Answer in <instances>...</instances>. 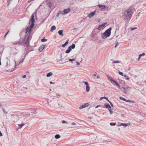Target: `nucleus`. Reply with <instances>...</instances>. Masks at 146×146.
<instances>
[{
	"mask_svg": "<svg viewBox=\"0 0 146 146\" xmlns=\"http://www.w3.org/2000/svg\"><path fill=\"white\" fill-rule=\"evenodd\" d=\"M56 29V27L55 26H52L51 28V29L50 30V31L52 32L53 31Z\"/></svg>",
	"mask_w": 146,
	"mask_h": 146,
	"instance_id": "aec40b11",
	"label": "nucleus"
},
{
	"mask_svg": "<svg viewBox=\"0 0 146 146\" xmlns=\"http://www.w3.org/2000/svg\"><path fill=\"white\" fill-rule=\"evenodd\" d=\"M70 47L72 49H74L75 47V45L74 44H73L71 46H70Z\"/></svg>",
	"mask_w": 146,
	"mask_h": 146,
	"instance_id": "bb28decb",
	"label": "nucleus"
},
{
	"mask_svg": "<svg viewBox=\"0 0 146 146\" xmlns=\"http://www.w3.org/2000/svg\"><path fill=\"white\" fill-rule=\"evenodd\" d=\"M34 0H29L28 1V2H31V1H34Z\"/></svg>",
	"mask_w": 146,
	"mask_h": 146,
	"instance_id": "0e129e2a",
	"label": "nucleus"
},
{
	"mask_svg": "<svg viewBox=\"0 0 146 146\" xmlns=\"http://www.w3.org/2000/svg\"><path fill=\"white\" fill-rule=\"evenodd\" d=\"M124 76L125 78V79L126 80H129V77L126 75H124Z\"/></svg>",
	"mask_w": 146,
	"mask_h": 146,
	"instance_id": "7c9ffc66",
	"label": "nucleus"
},
{
	"mask_svg": "<svg viewBox=\"0 0 146 146\" xmlns=\"http://www.w3.org/2000/svg\"><path fill=\"white\" fill-rule=\"evenodd\" d=\"M104 106L106 108H108L109 107H110V106L107 104H105L104 105Z\"/></svg>",
	"mask_w": 146,
	"mask_h": 146,
	"instance_id": "c756f323",
	"label": "nucleus"
},
{
	"mask_svg": "<svg viewBox=\"0 0 146 146\" xmlns=\"http://www.w3.org/2000/svg\"><path fill=\"white\" fill-rule=\"evenodd\" d=\"M101 98H104L106 100L108 99V98L105 96L104 97H101Z\"/></svg>",
	"mask_w": 146,
	"mask_h": 146,
	"instance_id": "de8ad7c7",
	"label": "nucleus"
},
{
	"mask_svg": "<svg viewBox=\"0 0 146 146\" xmlns=\"http://www.w3.org/2000/svg\"><path fill=\"white\" fill-rule=\"evenodd\" d=\"M120 83L122 84H123L122 86H124V85L125 84L124 82L123 81L121 80V82H120Z\"/></svg>",
	"mask_w": 146,
	"mask_h": 146,
	"instance_id": "f704fd0d",
	"label": "nucleus"
},
{
	"mask_svg": "<svg viewBox=\"0 0 146 146\" xmlns=\"http://www.w3.org/2000/svg\"><path fill=\"white\" fill-rule=\"evenodd\" d=\"M145 55V53H142L141 54H139V57H138V61H139V60L141 58V56H144V55Z\"/></svg>",
	"mask_w": 146,
	"mask_h": 146,
	"instance_id": "412c9836",
	"label": "nucleus"
},
{
	"mask_svg": "<svg viewBox=\"0 0 146 146\" xmlns=\"http://www.w3.org/2000/svg\"><path fill=\"white\" fill-rule=\"evenodd\" d=\"M19 128H21L23 125H24V123H21V124H19Z\"/></svg>",
	"mask_w": 146,
	"mask_h": 146,
	"instance_id": "cd10ccee",
	"label": "nucleus"
},
{
	"mask_svg": "<svg viewBox=\"0 0 146 146\" xmlns=\"http://www.w3.org/2000/svg\"><path fill=\"white\" fill-rule=\"evenodd\" d=\"M119 74L120 75H122V76L123 75V73L122 72H119Z\"/></svg>",
	"mask_w": 146,
	"mask_h": 146,
	"instance_id": "58836bf2",
	"label": "nucleus"
},
{
	"mask_svg": "<svg viewBox=\"0 0 146 146\" xmlns=\"http://www.w3.org/2000/svg\"><path fill=\"white\" fill-rule=\"evenodd\" d=\"M60 137V135L59 134H56L55 136V138L56 139H59Z\"/></svg>",
	"mask_w": 146,
	"mask_h": 146,
	"instance_id": "a878e982",
	"label": "nucleus"
},
{
	"mask_svg": "<svg viewBox=\"0 0 146 146\" xmlns=\"http://www.w3.org/2000/svg\"><path fill=\"white\" fill-rule=\"evenodd\" d=\"M96 13V11L95 10L94 12L90 13L88 15V17L89 18H91L95 15V14Z\"/></svg>",
	"mask_w": 146,
	"mask_h": 146,
	"instance_id": "f8f14e48",
	"label": "nucleus"
},
{
	"mask_svg": "<svg viewBox=\"0 0 146 146\" xmlns=\"http://www.w3.org/2000/svg\"><path fill=\"white\" fill-rule=\"evenodd\" d=\"M120 62L118 60L117 61H113L112 63H119Z\"/></svg>",
	"mask_w": 146,
	"mask_h": 146,
	"instance_id": "473e14b6",
	"label": "nucleus"
},
{
	"mask_svg": "<svg viewBox=\"0 0 146 146\" xmlns=\"http://www.w3.org/2000/svg\"><path fill=\"white\" fill-rule=\"evenodd\" d=\"M60 14V13H58L57 14V15H56V16L57 17H58L59 16V15Z\"/></svg>",
	"mask_w": 146,
	"mask_h": 146,
	"instance_id": "6e6d98bb",
	"label": "nucleus"
},
{
	"mask_svg": "<svg viewBox=\"0 0 146 146\" xmlns=\"http://www.w3.org/2000/svg\"><path fill=\"white\" fill-rule=\"evenodd\" d=\"M86 89L87 92H88L90 89V87L88 85L86 86Z\"/></svg>",
	"mask_w": 146,
	"mask_h": 146,
	"instance_id": "393cba45",
	"label": "nucleus"
},
{
	"mask_svg": "<svg viewBox=\"0 0 146 146\" xmlns=\"http://www.w3.org/2000/svg\"><path fill=\"white\" fill-rule=\"evenodd\" d=\"M100 105H98V106H97L95 107V108H98V107H100Z\"/></svg>",
	"mask_w": 146,
	"mask_h": 146,
	"instance_id": "bf43d9fd",
	"label": "nucleus"
},
{
	"mask_svg": "<svg viewBox=\"0 0 146 146\" xmlns=\"http://www.w3.org/2000/svg\"><path fill=\"white\" fill-rule=\"evenodd\" d=\"M109 103H110V102L109 100L108 99H108L107 100H106Z\"/></svg>",
	"mask_w": 146,
	"mask_h": 146,
	"instance_id": "774afa93",
	"label": "nucleus"
},
{
	"mask_svg": "<svg viewBox=\"0 0 146 146\" xmlns=\"http://www.w3.org/2000/svg\"><path fill=\"white\" fill-rule=\"evenodd\" d=\"M46 3L47 7H49L50 9L52 7L53 5V1L52 0H47L46 1Z\"/></svg>",
	"mask_w": 146,
	"mask_h": 146,
	"instance_id": "423d86ee",
	"label": "nucleus"
},
{
	"mask_svg": "<svg viewBox=\"0 0 146 146\" xmlns=\"http://www.w3.org/2000/svg\"><path fill=\"white\" fill-rule=\"evenodd\" d=\"M116 123H110V125H111V126H114V125H116Z\"/></svg>",
	"mask_w": 146,
	"mask_h": 146,
	"instance_id": "72a5a7b5",
	"label": "nucleus"
},
{
	"mask_svg": "<svg viewBox=\"0 0 146 146\" xmlns=\"http://www.w3.org/2000/svg\"><path fill=\"white\" fill-rule=\"evenodd\" d=\"M118 42H117V41H116L115 42V48H116L117 46V44H118Z\"/></svg>",
	"mask_w": 146,
	"mask_h": 146,
	"instance_id": "ea45409f",
	"label": "nucleus"
},
{
	"mask_svg": "<svg viewBox=\"0 0 146 146\" xmlns=\"http://www.w3.org/2000/svg\"><path fill=\"white\" fill-rule=\"evenodd\" d=\"M49 83H50V84H55L53 82H51V81Z\"/></svg>",
	"mask_w": 146,
	"mask_h": 146,
	"instance_id": "3c124183",
	"label": "nucleus"
},
{
	"mask_svg": "<svg viewBox=\"0 0 146 146\" xmlns=\"http://www.w3.org/2000/svg\"><path fill=\"white\" fill-rule=\"evenodd\" d=\"M112 29L111 27L109 28L106 30L104 33L101 34V37L102 38L105 39L107 37H109L111 35V31Z\"/></svg>",
	"mask_w": 146,
	"mask_h": 146,
	"instance_id": "20e7f679",
	"label": "nucleus"
},
{
	"mask_svg": "<svg viewBox=\"0 0 146 146\" xmlns=\"http://www.w3.org/2000/svg\"><path fill=\"white\" fill-rule=\"evenodd\" d=\"M110 104L111 106L112 107H113V105L112 104V103L111 102H110Z\"/></svg>",
	"mask_w": 146,
	"mask_h": 146,
	"instance_id": "603ef678",
	"label": "nucleus"
},
{
	"mask_svg": "<svg viewBox=\"0 0 146 146\" xmlns=\"http://www.w3.org/2000/svg\"><path fill=\"white\" fill-rule=\"evenodd\" d=\"M2 135V134L1 133V131H0V136H1Z\"/></svg>",
	"mask_w": 146,
	"mask_h": 146,
	"instance_id": "680f3d73",
	"label": "nucleus"
},
{
	"mask_svg": "<svg viewBox=\"0 0 146 146\" xmlns=\"http://www.w3.org/2000/svg\"><path fill=\"white\" fill-rule=\"evenodd\" d=\"M52 72H50L48 73L46 75L47 77H49L52 75Z\"/></svg>",
	"mask_w": 146,
	"mask_h": 146,
	"instance_id": "5701e85b",
	"label": "nucleus"
},
{
	"mask_svg": "<svg viewBox=\"0 0 146 146\" xmlns=\"http://www.w3.org/2000/svg\"><path fill=\"white\" fill-rule=\"evenodd\" d=\"M65 0H58V1L60 2H62L64 1Z\"/></svg>",
	"mask_w": 146,
	"mask_h": 146,
	"instance_id": "79ce46f5",
	"label": "nucleus"
},
{
	"mask_svg": "<svg viewBox=\"0 0 146 146\" xmlns=\"http://www.w3.org/2000/svg\"><path fill=\"white\" fill-rule=\"evenodd\" d=\"M80 64L79 62H76V65H77L78 66V65H79Z\"/></svg>",
	"mask_w": 146,
	"mask_h": 146,
	"instance_id": "864d4df0",
	"label": "nucleus"
},
{
	"mask_svg": "<svg viewBox=\"0 0 146 146\" xmlns=\"http://www.w3.org/2000/svg\"><path fill=\"white\" fill-rule=\"evenodd\" d=\"M68 43V40H67L63 44H62V46L63 47H64L66 46Z\"/></svg>",
	"mask_w": 146,
	"mask_h": 146,
	"instance_id": "6ab92c4d",
	"label": "nucleus"
},
{
	"mask_svg": "<svg viewBox=\"0 0 146 146\" xmlns=\"http://www.w3.org/2000/svg\"><path fill=\"white\" fill-rule=\"evenodd\" d=\"M119 98L121 100H123L124 101H125L126 100V99H125V98H122V97H119Z\"/></svg>",
	"mask_w": 146,
	"mask_h": 146,
	"instance_id": "c9c22d12",
	"label": "nucleus"
},
{
	"mask_svg": "<svg viewBox=\"0 0 146 146\" xmlns=\"http://www.w3.org/2000/svg\"><path fill=\"white\" fill-rule=\"evenodd\" d=\"M68 50H69L70 52L72 50V48L70 47L69 46L68 48Z\"/></svg>",
	"mask_w": 146,
	"mask_h": 146,
	"instance_id": "a18cd8bd",
	"label": "nucleus"
},
{
	"mask_svg": "<svg viewBox=\"0 0 146 146\" xmlns=\"http://www.w3.org/2000/svg\"><path fill=\"white\" fill-rule=\"evenodd\" d=\"M98 6L102 10V9H104L106 7L104 5H98Z\"/></svg>",
	"mask_w": 146,
	"mask_h": 146,
	"instance_id": "2eb2a0df",
	"label": "nucleus"
},
{
	"mask_svg": "<svg viewBox=\"0 0 146 146\" xmlns=\"http://www.w3.org/2000/svg\"><path fill=\"white\" fill-rule=\"evenodd\" d=\"M27 89L28 88L27 87H23L21 90L25 92H26L27 91Z\"/></svg>",
	"mask_w": 146,
	"mask_h": 146,
	"instance_id": "4be33fe9",
	"label": "nucleus"
},
{
	"mask_svg": "<svg viewBox=\"0 0 146 146\" xmlns=\"http://www.w3.org/2000/svg\"><path fill=\"white\" fill-rule=\"evenodd\" d=\"M45 46V45L43 44L41 45L39 48L38 51L40 52L42 51L44 49Z\"/></svg>",
	"mask_w": 146,
	"mask_h": 146,
	"instance_id": "ddd939ff",
	"label": "nucleus"
},
{
	"mask_svg": "<svg viewBox=\"0 0 146 146\" xmlns=\"http://www.w3.org/2000/svg\"><path fill=\"white\" fill-rule=\"evenodd\" d=\"M75 59H69V61L70 62H72V61H75Z\"/></svg>",
	"mask_w": 146,
	"mask_h": 146,
	"instance_id": "37998d69",
	"label": "nucleus"
},
{
	"mask_svg": "<svg viewBox=\"0 0 146 146\" xmlns=\"http://www.w3.org/2000/svg\"><path fill=\"white\" fill-rule=\"evenodd\" d=\"M125 101L127 102H131V103H135V102L134 101H132V100H127L126 99Z\"/></svg>",
	"mask_w": 146,
	"mask_h": 146,
	"instance_id": "b1692460",
	"label": "nucleus"
},
{
	"mask_svg": "<svg viewBox=\"0 0 146 146\" xmlns=\"http://www.w3.org/2000/svg\"><path fill=\"white\" fill-rule=\"evenodd\" d=\"M107 24V23H105L102 24L101 25H100L98 28V29L99 30H101L105 27L106 25Z\"/></svg>",
	"mask_w": 146,
	"mask_h": 146,
	"instance_id": "1a4fd4ad",
	"label": "nucleus"
},
{
	"mask_svg": "<svg viewBox=\"0 0 146 146\" xmlns=\"http://www.w3.org/2000/svg\"><path fill=\"white\" fill-rule=\"evenodd\" d=\"M19 51L16 48H12L10 52V55L13 56H15L18 52Z\"/></svg>",
	"mask_w": 146,
	"mask_h": 146,
	"instance_id": "39448f33",
	"label": "nucleus"
},
{
	"mask_svg": "<svg viewBox=\"0 0 146 146\" xmlns=\"http://www.w3.org/2000/svg\"><path fill=\"white\" fill-rule=\"evenodd\" d=\"M24 60V58H22L20 60V62L19 64H17V62H15V64L14 65L15 66V65H17H17H18L19 64L23 62Z\"/></svg>",
	"mask_w": 146,
	"mask_h": 146,
	"instance_id": "dca6fc26",
	"label": "nucleus"
},
{
	"mask_svg": "<svg viewBox=\"0 0 146 146\" xmlns=\"http://www.w3.org/2000/svg\"><path fill=\"white\" fill-rule=\"evenodd\" d=\"M9 31H8L7 33L5 34V36H4V37L5 38L7 36V34L8 33H9Z\"/></svg>",
	"mask_w": 146,
	"mask_h": 146,
	"instance_id": "09e8293b",
	"label": "nucleus"
},
{
	"mask_svg": "<svg viewBox=\"0 0 146 146\" xmlns=\"http://www.w3.org/2000/svg\"><path fill=\"white\" fill-rule=\"evenodd\" d=\"M112 109H111V110H110L109 111H110V113L111 114L112 113H113V111H112Z\"/></svg>",
	"mask_w": 146,
	"mask_h": 146,
	"instance_id": "4c0bfd02",
	"label": "nucleus"
},
{
	"mask_svg": "<svg viewBox=\"0 0 146 146\" xmlns=\"http://www.w3.org/2000/svg\"><path fill=\"white\" fill-rule=\"evenodd\" d=\"M121 88V89H123L124 90V92H127V90L128 89V86H126L125 87H124L123 86Z\"/></svg>",
	"mask_w": 146,
	"mask_h": 146,
	"instance_id": "4468645a",
	"label": "nucleus"
},
{
	"mask_svg": "<svg viewBox=\"0 0 146 146\" xmlns=\"http://www.w3.org/2000/svg\"><path fill=\"white\" fill-rule=\"evenodd\" d=\"M84 83L85 85H86V86L89 85L88 83L87 82H84Z\"/></svg>",
	"mask_w": 146,
	"mask_h": 146,
	"instance_id": "49530a36",
	"label": "nucleus"
},
{
	"mask_svg": "<svg viewBox=\"0 0 146 146\" xmlns=\"http://www.w3.org/2000/svg\"><path fill=\"white\" fill-rule=\"evenodd\" d=\"M93 75L94 76H96V74H94Z\"/></svg>",
	"mask_w": 146,
	"mask_h": 146,
	"instance_id": "69168bd1",
	"label": "nucleus"
},
{
	"mask_svg": "<svg viewBox=\"0 0 146 146\" xmlns=\"http://www.w3.org/2000/svg\"><path fill=\"white\" fill-rule=\"evenodd\" d=\"M47 41V39H46L44 38H43V39H42L41 40V41L42 42H45V41Z\"/></svg>",
	"mask_w": 146,
	"mask_h": 146,
	"instance_id": "2f4dec72",
	"label": "nucleus"
},
{
	"mask_svg": "<svg viewBox=\"0 0 146 146\" xmlns=\"http://www.w3.org/2000/svg\"><path fill=\"white\" fill-rule=\"evenodd\" d=\"M13 0H7V6H9L10 4L11 3V2Z\"/></svg>",
	"mask_w": 146,
	"mask_h": 146,
	"instance_id": "c85d7f7f",
	"label": "nucleus"
},
{
	"mask_svg": "<svg viewBox=\"0 0 146 146\" xmlns=\"http://www.w3.org/2000/svg\"><path fill=\"white\" fill-rule=\"evenodd\" d=\"M130 123H129V124H128V123L126 124V123H121V124L120 125H117L118 126H121V125L124 126V127H125L126 126L128 125H130Z\"/></svg>",
	"mask_w": 146,
	"mask_h": 146,
	"instance_id": "f3484780",
	"label": "nucleus"
},
{
	"mask_svg": "<svg viewBox=\"0 0 146 146\" xmlns=\"http://www.w3.org/2000/svg\"><path fill=\"white\" fill-rule=\"evenodd\" d=\"M31 19L29 22V24L30 25L29 26H28L26 29V35H29L30 36L31 32L34 26V14H33L31 17Z\"/></svg>",
	"mask_w": 146,
	"mask_h": 146,
	"instance_id": "f03ea898",
	"label": "nucleus"
},
{
	"mask_svg": "<svg viewBox=\"0 0 146 146\" xmlns=\"http://www.w3.org/2000/svg\"><path fill=\"white\" fill-rule=\"evenodd\" d=\"M70 52V51L69 50H68V49H67V50H66V51H65V53H66V54H68Z\"/></svg>",
	"mask_w": 146,
	"mask_h": 146,
	"instance_id": "e433bc0d",
	"label": "nucleus"
},
{
	"mask_svg": "<svg viewBox=\"0 0 146 146\" xmlns=\"http://www.w3.org/2000/svg\"><path fill=\"white\" fill-rule=\"evenodd\" d=\"M88 106V103H86L84 105H82V106L79 107L80 109H82L83 108L87 107Z\"/></svg>",
	"mask_w": 146,
	"mask_h": 146,
	"instance_id": "9b49d317",
	"label": "nucleus"
},
{
	"mask_svg": "<svg viewBox=\"0 0 146 146\" xmlns=\"http://www.w3.org/2000/svg\"><path fill=\"white\" fill-rule=\"evenodd\" d=\"M7 64L6 65V66L7 67H8L10 69H9V70H10L11 71H13L14 70V68L13 66H12V65L10 64V62H7Z\"/></svg>",
	"mask_w": 146,
	"mask_h": 146,
	"instance_id": "0eeeda50",
	"label": "nucleus"
},
{
	"mask_svg": "<svg viewBox=\"0 0 146 146\" xmlns=\"http://www.w3.org/2000/svg\"><path fill=\"white\" fill-rule=\"evenodd\" d=\"M26 75H24L23 76V78H26Z\"/></svg>",
	"mask_w": 146,
	"mask_h": 146,
	"instance_id": "13d9d810",
	"label": "nucleus"
},
{
	"mask_svg": "<svg viewBox=\"0 0 146 146\" xmlns=\"http://www.w3.org/2000/svg\"><path fill=\"white\" fill-rule=\"evenodd\" d=\"M72 125H76V123H74V122H72Z\"/></svg>",
	"mask_w": 146,
	"mask_h": 146,
	"instance_id": "e2e57ef3",
	"label": "nucleus"
},
{
	"mask_svg": "<svg viewBox=\"0 0 146 146\" xmlns=\"http://www.w3.org/2000/svg\"><path fill=\"white\" fill-rule=\"evenodd\" d=\"M28 53L26 52V54L25 56V57L26 56V55Z\"/></svg>",
	"mask_w": 146,
	"mask_h": 146,
	"instance_id": "338daca9",
	"label": "nucleus"
},
{
	"mask_svg": "<svg viewBox=\"0 0 146 146\" xmlns=\"http://www.w3.org/2000/svg\"><path fill=\"white\" fill-rule=\"evenodd\" d=\"M108 110H111V106H110V107H109L108 108Z\"/></svg>",
	"mask_w": 146,
	"mask_h": 146,
	"instance_id": "4d7b16f0",
	"label": "nucleus"
},
{
	"mask_svg": "<svg viewBox=\"0 0 146 146\" xmlns=\"http://www.w3.org/2000/svg\"><path fill=\"white\" fill-rule=\"evenodd\" d=\"M108 79L110 81V80H112V78L109 77V78H108Z\"/></svg>",
	"mask_w": 146,
	"mask_h": 146,
	"instance_id": "5fc2aeb1",
	"label": "nucleus"
},
{
	"mask_svg": "<svg viewBox=\"0 0 146 146\" xmlns=\"http://www.w3.org/2000/svg\"><path fill=\"white\" fill-rule=\"evenodd\" d=\"M63 31L62 30H60L58 31V33L60 35L62 36H64L63 34Z\"/></svg>",
	"mask_w": 146,
	"mask_h": 146,
	"instance_id": "a211bd4d",
	"label": "nucleus"
},
{
	"mask_svg": "<svg viewBox=\"0 0 146 146\" xmlns=\"http://www.w3.org/2000/svg\"><path fill=\"white\" fill-rule=\"evenodd\" d=\"M2 110H3V111L4 112V113H6V114L7 113V112H6L5 111V110L4 108H3Z\"/></svg>",
	"mask_w": 146,
	"mask_h": 146,
	"instance_id": "a19ab883",
	"label": "nucleus"
},
{
	"mask_svg": "<svg viewBox=\"0 0 146 146\" xmlns=\"http://www.w3.org/2000/svg\"><path fill=\"white\" fill-rule=\"evenodd\" d=\"M137 29V28H136V27H134V28H131V31H133V30H134L135 29Z\"/></svg>",
	"mask_w": 146,
	"mask_h": 146,
	"instance_id": "c03bdc74",
	"label": "nucleus"
},
{
	"mask_svg": "<svg viewBox=\"0 0 146 146\" xmlns=\"http://www.w3.org/2000/svg\"><path fill=\"white\" fill-rule=\"evenodd\" d=\"M30 35H25V38L23 39V40H22V41H21V39H20L19 41L17 42L16 43H15L14 44H20L22 43H24L26 45V47H27L29 46V40L30 38Z\"/></svg>",
	"mask_w": 146,
	"mask_h": 146,
	"instance_id": "7ed1b4c3",
	"label": "nucleus"
},
{
	"mask_svg": "<svg viewBox=\"0 0 146 146\" xmlns=\"http://www.w3.org/2000/svg\"><path fill=\"white\" fill-rule=\"evenodd\" d=\"M96 78H97V79H99V78H100V76H99L98 75L97 76Z\"/></svg>",
	"mask_w": 146,
	"mask_h": 146,
	"instance_id": "052dcab7",
	"label": "nucleus"
},
{
	"mask_svg": "<svg viewBox=\"0 0 146 146\" xmlns=\"http://www.w3.org/2000/svg\"><path fill=\"white\" fill-rule=\"evenodd\" d=\"M134 9L132 7H130L126 10L123 13V20L126 22H128L131 19L133 14Z\"/></svg>",
	"mask_w": 146,
	"mask_h": 146,
	"instance_id": "f257e3e1",
	"label": "nucleus"
},
{
	"mask_svg": "<svg viewBox=\"0 0 146 146\" xmlns=\"http://www.w3.org/2000/svg\"><path fill=\"white\" fill-rule=\"evenodd\" d=\"M110 81L111 82H113L114 83H115L116 84V86L119 89H120L121 90V88L120 87L119 85V84L117 82H116L114 80H110Z\"/></svg>",
	"mask_w": 146,
	"mask_h": 146,
	"instance_id": "9d476101",
	"label": "nucleus"
},
{
	"mask_svg": "<svg viewBox=\"0 0 146 146\" xmlns=\"http://www.w3.org/2000/svg\"><path fill=\"white\" fill-rule=\"evenodd\" d=\"M71 9L70 8L64 9L63 11V13H61L62 15L66 14L68 13L70 11Z\"/></svg>",
	"mask_w": 146,
	"mask_h": 146,
	"instance_id": "6e6552de",
	"label": "nucleus"
},
{
	"mask_svg": "<svg viewBox=\"0 0 146 146\" xmlns=\"http://www.w3.org/2000/svg\"><path fill=\"white\" fill-rule=\"evenodd\" d=\"M62 123H67V122H66V121H62Z\"/></svg>",
	"mask_w": 146,
	"mask_h": 146,
	"instance_id": "8fccbe9b",
	"label": "nucleus"
}]
</instances>
